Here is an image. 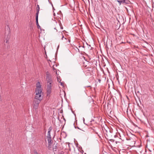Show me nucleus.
I'll return each instance as SVG.
<instances>
[{
    "label": "nucleus",
    "mask_w": 154,
    "mask_h": 154,
    "mask_svg": "<svg viewBox=\"0 0 154 154\" xmlns=\"http://www.w3.org/2000/svg\"><path fill=\"white\" fill-rule=\"evenodd\" d=\"M36 9H37V12L36 13V15H38V14L39 11V6L38 5L37 6Z\"/></svg>",
    "instance_id": "obj_8"
},
{
    "label": "nucleus",
    "mask_w": 154,
    "mask_h": 154,
    "mask_svg": "<svg viewBox=\"0 0 154 154\" xmlns=\"http://www.w3.org/2000/svg\"><path fill=\"white\" fill-rule=\"evenodd\" d=\"M60 77H59H59H58L57 76V81L58 82H60L61 81V80L60 79Z\"/></svg>",
    "instance_id": "obj_13"
},
{
    "label": "nucleus",
    "mask_w": 154,
    "mask_h": 154,
    "mask_svg": "<svg viewBox=\"0 0 154 154\" xmlns=\"http://www.w3.org/2000/svg\"><path fill=\"white\" fill-rule=\"evenodd\" d=\"M42 90H35V99L41 101L43 99V96H42Z\"/></svg>",
    "instance_id": "obj_2"
},
{
    "label": "nucleus",
    "mask_w": 154,
    "mask_h": 154,
    "mask_svg": "<svg viewBox=\"0 0 154 154\" xmlns=\"http://www.w3.org/2000/svg\"><path fill=\"white\" fill-rule=\"evenodd\" d=\"M40 101H41L40 100L35 99L33 100L32 103V106L34 109H38L39 106V104Z\"/></svg>",
    "instance_id": "obj_3"
},
{
    "label": "nucleus",
    "mask_w": 154,
    "mask_h": 154,
    "mask_svg": "<svg viewBox=\"0 0 154 154\" xmlns=\"http://www.w3.org/2000/svg\"><path fill=\"white\" fill-rule=\"evenodd\" d=\"M51 136L50 134V133H48L47 136L46 138H51Z\"/></svg>",
    "instance_id": "obj_10"
},
{
    "label": "nucleus",
    "mask_w": 154,
    "mask_h": 154,
    "mask_svg": "<svg viewBox=\"0 0 154 154\" xmlns=\"http://www.w3.org/2000/svg\"><path fill=\"white\" fill-rule=\"evenodd\" d=\"M9 38H6V39L5 42L6 43H8L9 42Z\"/></svg>",
    "instance_id": "obj_12"
},
{
    "label": "nucleus",
    "mask_w": 154,
    "mask_h": 154,
    "mask_svg": "<svg viewBox=\"0 0 154 154\" xmlns=\"http://www.w3.org/2000/svg\"><path fill=\"white\" fill-rule=\"evenodd\" d=\"M57 143L56 142H54V144L52 149L54 151H57Z\"/></svg>",
    "instance_id": "obj_5"
},
{
    "label": "nucleus",
    "mask_w": 154,
    "mask_h": 154,
    "mask_svg": "<svg viewBox=\"0 0 154 154\" xmlns=\"http://www.w3.org/2000/svg\"><path fill=\"white\" fill-rule=\"evenodd\" d=\"M53 70L54 71V72H56V74H57V72L56 69H55L54 68V67L53 68Z\"/></svg>",
    "instance_id": "obj_15"
},
{
    "label": "nucleus",
    "mask_w": 154,
    "mask_h": 154,
    "mask_svg": "<svg viewBox=\"0 0 154 154\" xmlns=\"http://www.w3.org/2000/svg\"><path fill=\"white\" fill-rule=\"evenodd\" d=\"M47 141L48 142V144H52L53 141H52L51 138H47Z\"/></svg>",
    "instance_id": "obj_7"
},
{
    "label": "nucleus",
    "mask_w": 154,
    "mask_h": 154,
    "mask_svg": "<svg viewBox=\"0 0 154 154\" xmlns=\"http://www.w3.org/2000/svg\"><path fill=\"white\" fill-rule=\"evenodd\" d=\"M35 154H38L37 151H35L34 152Z\"/></svg>",
    "instance_id": "obj_17"
},
{
    "label": "nucleus",
    "mask_w": 154,
    "mask_h": 154,
    "mask_svg": "<svg viewBox=\"0 0 154 154\" xmlns=\"http://www.w3.org/2000/svg\"><path fill=\"white\" fill-rule=\"evenodd\" d=\"M119 143L120 142H116V143Z\"/></svg>",
    "instance_id": "obj_18"
},
{
    "label": "nucleus",
    "mask_w": 154,
    "mask_h": 154,
    "mask_svg": "<svg viewBox=\"0 0 154 154\" xmlns=\"http://www.w3.org/2000/svg\"><path fill=\"white\" fill-rule=\"evenodd\" d=\"M46 90L47 96H49L51 93L52 87L53 85V80L51 78V75L48 73H46Z\"/></svg>",
    "instance_id": "obj_1"
},
{
    "label": "nucleus",
    "mask_w": 154,
    "mask_h": 154,
    "mask_svg": "<svg viewBox=\"0 0 154 154\" xmlns=\"http://www.w3.org/2000/svg\"><path fill=\"white\" fill-rule=\"evenodd\" d=\"M61 34L62 35V40H63V38H64L66 40V38H64V36L63 35V34L61 32Z\"/></svg>",
    "instance_id": "obj_14"
},
{
    "label": "nucleus",
    "mask_w": 154,
    "mask_h": 154,
    "mask_svg": "<svg viewBox=\"0 0 154 154\" xmlns=\"http://www.w3.org/2000/svg\"><path fill=\"white\" fill-rule=\"evenodd\" d=\"M52 144H48V147L49 149L51 150L52 149V146H51Z\"/></svg>",
    "instance_id": "obj_9"
},
{
    "label": "nucleus",
    "mask_w": 154,
    "mask_h": 154,
    "mask_svg": "<svg viewBox=\"0 0 154 154\" xmlns=\"http://www.w3.org/2000/svg\"><path fill=\"white\" fill-rule=\"evenodd\" d=\"M40 90L42 91V85L41 83L39 82H38L36 84V87L35 89V90Z\"/></svg>",
    "instance_id": "obj_4"
},
{
    "label": "nucleus",
    "mask_w": 154,
    "mask_h": 154,
    "mask_svg": "<svg viewBox=\"0 0 154 154\" xmlns=\"http://www.w3.org/2000/svg\"><path fill=\"white\" fill-rule=\"evenodd\" d=\"M60 84H61V85L62 86H63V82H60Z\"/></svg>",
    "instance_id": "obj_16"
},
{
    "label": "nucleus",
    "mask_w": 154,
    "mask_h": 154,
    "mask_svg": "<svg viewBox=\"0 0 154 154\" xmlns=\"http://www.w3.org/2000/svg\"><path fill=\"white\" fill-rule=\"evenodd\" d=\"M52 129V127H50V128H49V129H48V133H49V132L50 133V132L51 131Z\"/></svg>",
    "instance_id": "obj_11"
},
{
    "label": "nucleus",
    "mask_w": 154,
    "mask_h": 154,
    "mask_svg": "<svg viewBox=\"0 0 154 154\" xmlns=\"http://www.w3.org/2000/svg\"><path fill=\"white\" fill-rule=\"evenodd\" d=\"M36 24L38 28H40V26L39 25L38 22V16L36 15Z\"/></svg>",
    "instance_id": "obj_6"
}]
</instances>
